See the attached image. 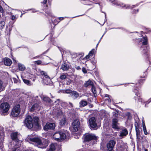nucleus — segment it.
Masks as SVG:
<instances>
[{"label": "nucleus", "mask_w": 151, "mask_h": 151, "mask_svg": "<svg viewBox=\"0 0 151 151\" xmlns=\"http://www.w3.org/2000/svg\"><path fill=\"white\" fill-rule=\"evenodd\" d=\"M69 104L70 106H71V107L73 106V105L72 103H71L70 102H69Z\"/></svg>", "instance_id": "4d7b16f0"}, {"label": "nucleus", "mask_w": 151, "mask_h": 151, "mask_svg": "<svg viewBox=\"0 0 151 151\" xmlns=\"http://www.w3.org/2000/svg\"><path fill=\"white\" fill-rule=\"evenodd\" d=\"M82 71L84 73H86L87 72V71L86 70V69L85 68H82Z\"/></svg>", "instance_id": "37998d69"}, {"label": "nucleus", "mask_w": 151, "mask_h": 151, "mask_svg": "<svg viewBox=\"0 0 151 151\" xmlns=\"http://www.w3.org/2000/svg\"><path fill=\"white\" fill-rule=\"evenodd\" d=\"M91 63H92V64L93 65H95L96 63V60H95L94 59H93L92 60H91Z\"/></svg>", "instance_id": "79ce46f5"}, {"label": "nucleus", "mask_w": 151, "mask_h": 151, "mask_svg": "<svg viewBox=\"0 0 151 151\" xmlns=\"http://www.w3.org/2000/svg\"><path fill=\"white\" fill-rule=\"evenodd\" d=\"M18 66L19 70L21 71L24 70L26 68L24 65L20 63H18Z\"/></svg>", "instance_id": "cd10ccee"}, {"label": "nucleus", "mask_w": 151, "mask_h": 151, "mask_svg": "<svg viewBox=\"0 0 151 151\" xmlns=\"http://www.w3.org/2000/svg\"><path fill=\"white\" fill-rule=\"evenodd\" d=\"M119 125L118 119L116 118H114L112 121V127L115 129H119V128L118 126Z\"/></svg>", "instance_id": "dca6fc26"}, {"label": "nucleus", "mask_w": 151, "mask_h": 151, "mask_svg": "<svg viewBox=\"0 0 151 151\" xmlns=\"http://www.w3.org/2000/svg\"><path fill=\"white\" fill-rule=\"evenodd\" d=\"M72 91L70 89H67L63 91V93H70L71 94Z\"/></svg>", "instance_id": "c9c22d12"}, {"label": "nucleus", "mask_w": 151, "mask_h": 151, "mask_svg": "<svg viewBox=\"0 0 151 151\" xmlns=\"http://www.w3.org/2000/svg\"><path fill=\"white\" fill-rule=\"evenodd\" d=\"M60 78L62 80L66 78V75L64 74L60 76Z\"/></svg>", "instance_id": "ea45409f"}, {"label": "nucleus", "mask_w": 151, "mask_h": 151, "mask_svg": "<svg viewBox=\"0 0 151 151\" xmlns=\"http://www.w3.org/2000/svg\"><path fill=\"white\" fill-rule=\"evenodd\" d=\"M12 59H13V61H14V62L15 63L16 62V61L14 58H12Z\"/></svg>", "instance_id": "680f3d73"}, {"label": "nucleus", "mask_w": 151, "mask_h": 151, "mask_svg": "<svg viewBox=\"0 0 151 151\" xmlns=\"http://www.w3.org/2000/svg\"><path fill=\"white\" fill-rule=\"evenodd\" d=\"M60 69L63 71H66L69 69V66L66 63H64L61 65Z\"/></svg>", "instance_id": "4be33fe9"}, {"label": "nucleus", "mask_w": 151, "mask_h": 151, "mask_svg": "<svg viewBox=\"0 0 151 151\" xmlns=\"http://www.w3.org/2000/svg\"><path fill=\"white\" fill-rule=\"evenodd\" d=\"M13 151H19V149L18 148L16 149L15 150H13Z\"/></svg>", "instance_id": "bf43d9fd"}, {"label": "nucleus", "mask_w": 151, "mask_h": 151, "mask_svg": "<svg viewBox=\"0 0 151 151\" xmlns=\"http://www.w3.org/2000/svg\"><path fill=\"white\" fill-rule=\"evenodd\" d=\"M112 2L114 4L118 6H120V7L124 8L125 9H127L130 8L129 6L128 5H125L123 3L118 2L116 0H115L114 1H112Z\"/></svg>", "instance_id": "4468645a"}, {"label": "nucleus", "mask_w": 151, "mask_h": 151, "mask_svg": "<svg viewBox=\"0 0 151 151\" xmlns=\"http://www.w3.org/2000/svg\"><path fill=\"white\" fill-rule=\"evenodd\" d=\"M95 118L92 117L90 118L89 120V123L91 128L93 129H97V124L96 122Z\"/></svg>", "instance_id": "6e6552de"}, {"label": "nucleus", "mask_w": 151, "mask_h": 151, "mask_svg": "<svg viewBox=\"0 0 151 151\" xmlns=\"http://www.w3.org/2000/svg\"><path fill=\"white\" fill-rule=\"evenodd\" d=\"M40 107L39 105L37 104H33L30 110L31 111H39L40 109Z\"/></svg>", "instance_id": "a211bd4d"}, {"label": "nucleus", "mask_w": 151, "mask_h": 151, "mask_svg": "<svg viewBox=\"0 0 151 151\" xmlns=\"http://www.w3.org/2000/svg\"><path fill=\"white\" fill-rule=\"evenodd\" d=\"M76 69L77 70H80L81 69V68L80 66H76Z\"/></svg>", "instance_id": "3c124183"}, {"label": "nucleus", "mask_w": 151, "mask_h": 151, "mask_svg": "<svg viewBox=\"0 0 151 151\" xmlns=\"http://www.w3.org/2000/svg\"><path fill=\"white\" fill-rule=\"evenodd\" d=\"M17 133L14 132L11 134V137L13 140H15L17 142H18L19 140L17 138Z\"/></svg>", "instance_id": "5701e85b"}, {"label": "nucleus", "mask_w": 151, "mask_h": 151, "mask_svg": "<svg viewBox=\"0 0 151 151\" xmlns=\"http://www.w3.org/2000/svg\"><path fill=\"white\" fill-rule=\"evenodd\" d=\"M132 6V8H134V7H136V6L135 5H133Z\"/></svg>", "instance_id": "052dcab7"}, {"label": "nucleus", "mask_w": 151, "mask_h": 151, "mask_svg": "<svg viewBox=\"0 0 151 151\" xmlns=\"http://www.w3.org/2000/svg\"><path fill=\"white\" fill-rule=\"evenodd\" d=\"M104 34H105V33H104V34H103V35H102V37H101V39H100V40H99V42H98V43L97 44V45H96V48L97 47H98V44H99V42H100V41H101V38H102V37H103V36L104 35Z\"/></svg>", "instance_id": "09e8293b"}, {"label": "nucleus", "mask_w": 151, "mask_h": 151, "mask_svg": "<svg viewBox=\"0 0 151 151\" xmlns=\"http://www.w3.org/2000/svg\"><path fill=\"white\" fill-rule=\"evenodd\" d=\"M66 119L64 118H63L60 122V124L61 126H63L66 123Z\"/></svg>", "instance_id": "c756f323"}, {"label": "nucleus", "mask_w": 151, "mask_h": 151, "mask_svg": "<svg viewBox=\"0 0 151 151\" xmlns=\"http://www.w3.org/2000/svg\"><path fill=\"white\" fill-rule=\"evenodd\" d=\"M105 97H107L108 98H109V95L108 94H105Z\"/></svg>", "instance_id": "6e6d98bb"}, {"label": "nucleus", "mask_w": 151, "mask_h": 151, "mask_svg": "<svg viewBox=\"0 0 151 151\" xmlns=\"http://www.w3.org/2000/svg\"><path fill=\"white\" fill-rule=\"evenodd\" d=\"M134 92L135 93V96L134 97V98L135 101H137L139 102H140L142 103L144 102L143 99L141 98V94L139 93L137 89L134 90Z\"/></svg>", "instance_id": "1a4fd4ad"}, {"label": "nucleus", "mask_w": 151, "mask_h": 151, "mask_svg": "<svg viewBox=\"0 0 151 151\" xmlns=\"http://www.w3.org/2000/svg\"><path fill=\"white\" fill-rule=\"evenodd\" d=\"M23 14H22L20 16V17H22V15Z\"/></svg>", "instance_id": "69168bd1"}, {"label": "nucleus", "mask_w": 151, "mask_h": 151, "mask_svg": "<svg viewBox=\"0 0 151 151\" xmlns=\"http://www.w3.org/2000/svg\"><path fill=\"white\" fill-rule=\"evenodd\" d=\"M115 144V141L113 140H111L107 144V147L109 151H112Z\"/></svg>", "instance_id": "ddd939ff"}, {"label": "nucleus", "mask_w": 151, "mask_h": 151, "mask_svg": "<svg viewBox=\"0 0 151 151\" xmlns=\"http://www.w3.org/2000/svg\"><path fill=\"white\" fill-rule=\"evenodd\" d=\"M41 98L44 101L48 102L49 103H51V100L50 98L47 97L45 96H41Z\"/></svg>", "instance_id": "a878e982"}, {"label": "nucleus", "mask_w": 151, "mask_h": 151, "mask_svg": "<svg viewBox=\"0 0 151 151\" xmlns=\"http://www.w3.org/2000/svg\"><path fill=\"white\" fill-rule=\"evenodd\" d=\"M128 131L126 128L122 129L120 132V137L126 136L128 134Z\"/></svg>", "instance_id": "f3484780"}, {"label": "nucleus", "mask_w": 151, "mask_h": 151, "mask_svg": "<svg viewBox=\"0 0 151 151\" xmlns=\"http://www.w3.org/2000/svg\"><path fill=\"white\" fill-rule=\"evenodd\" d=\"M41 56H42L41 55L37 56L34 57V58H39V57H40V58H41Z\"/></svg>", "instance_id": "603ef678"}, {"label": "nucleus", "mask_w": 151, "mask_h": 151, "mask_svg": "<svg viewBox=\"0 0 151 151\" xmlns=\"http://www.w3.org/2000/svg\"><path fill=\"white\" fill-rule=\"evenodd\" d=\"M55 127V124L54 123L47 122L44 127V129L45 130L49 129H54Z\"/></svg>", "instance_id": "9b49d317"}, {"label": "nucleus", "mask_w": 151, "mask_h": 151, "mask_svg": "<svg viewBox=\"0 0 151 151\" xmlns=\"http://www.w3.org/2000/svg\"><path fill=\"white\" fill-rule=\"evenodd\" d=\"M145 151H147V149H145Z\"/></svg>", "instance_id": "774afa93"}, {"label": "nucleus", "mask_w": 151, "mask_h": 151, "mask_svg": "<svg viewBox=\"0 0 151 151\" xmlns=\"http://www.w3.org/2000/svg\"><path fill=\"white\" fill-rule=\"evenodd\" d=\"M69 136V134L67 131L65 133L58 132L55 133L53 136V137L55 140L58 141H62Z\"/></svg>", "instance_id": "f03ea898"}, {"label": "nucleus", "mask_w": 151, "mask_h": 151, "mask_svg": "<svg viewBox=\"0 0 151 151\" xmlns=\"http://www.w3.org/2000/svg\"><path fill=\"white\" fill-rule=\"evenodd\" d=\"M5 22L4 21L0 22V29H2L3 28L5 24Z\"/></svg>", "instance_id": "f704fd0d"}, {"label": "nucleus", "mask_w": 151, "mask_h": 151, "mask_svg": "<svg viewBox=\"0 0 151 151\" xmlns=\"http://www.w3.org/2000/svg\"><path fill=\"white\" fill-rule=\"evenodd\" d=\"M33 121V126L37 128H39V118L37 116H35L32 119Z\"/></svg>", "instance_id": "2eb2a0df"}, {"label": "nucleus", "mask_w": 151, "mask_h": 151, "mask_svg": "<svg viewBox=\"0 0 151 151\" xmlns=\"http://www.w3.org/2000/svg\"><path fill=\"white\" fill-rule=\"evenodd\" d=\"M88 102L86 101L82 100L79 103L80 106L81 107H84L86 106Z\"/></svg>", "instance_id": "b1692460"}, {"label": "nucleus", "mask_w": 151, "mask_h": 151, "mask_svg": "<svg viewBox=\"0 0 151 151\" xmlns=\"http://www.w3.org/2000/svg\"><path fill=\"white\" fill-rule=\"evenodd\" d=\"M64 18L63 17H59V18H57L55 19L56 21H54V22H55L59 23L60 21L63 20Z\"/></svg>", "instance_id": "e433bc0d"}, {"label": "nucleus", "mask_w": 151, "mask_h": 151, "mask_svg": "<svg viewBox=\"0 0 151 151\" xmlns=\"http://www.w3.org/2000/svg\"><path fill=\"white\" fill-rule=\"evenodd\" d=\"M10 106L7 102L2 103L0 105V109L1 115H5L7 114L10 108Z\"/></svg>", "instance_id": "20e7f679"}, {"label": "nucleus", "mask_w": 151, "mask_h": 151, "mask_svg": "<svg viewBox=\"0 0 151 151\" xmlns=\"http://www.w3.org/2000/svg\"><path fill=\"white\" fill-rule=\"evenodd\" d=\"M91 89L93 93L94 94H96V89L94 85L92 86Z\"/></svg>", "instance_id": "4c0bfd02"}, {"label": "nucleus", "mask_w": 151, "mask_h": 151, "mask_svg": "<svg viewBox=\"0 0 151 151\" xmlns=\"http://www.w3.org/2000/svg\"><path fill=\"white\" fill-rule=\"evenodd\" d=\"M105 101L106 102H107L109 103H110L111 102V100L109 98L105 99Z\"/></svg>", "instance_id": "c03bdc74"}, {"label": "nucleus", "mask_w": 151, "mask_h": 151, "mask_svg": "<svg viewBox=\"0 0 151 151\" xmlns=\"http://www.w3.org/2000/svg\"><path fill=\"white\" fill-rule=\"evenodd\" d=\"M3 82L0 79V91L3 90Z\"/></svg>", "instance_id": "a19ab883"}, {"label": "nucleus", "mask_w": 151, "mask_h": 151, "mask_svg": "<svg viewBox=\"0 0 151 151\" xmlns=\"http://www.w3.org/2000/svg\"><path fill=\"white\" fill-rule=\"evenodd\" d=\"M135 128L137 139H140L141 137L140 131L136 125H135Z\"/></svg>", "instance_id": "393cba45"}, {"label": "nucleus", "mask_w": 151, "mask_h": 151, "mask_svg": "<svg viewBox=\"0 0 151 151\" xmlns=\"http://www.w3.org/2000/svg\"><path fill=\"white\" fill-rule=\"evenodd\" d=\"M3 12V8L2 6L0 5V12L2 13Z\"/></svg>", "instance_id": "de8ad7c7"}, {"label": "nucleus", "mask_w": 151, "mask_h": 151, "mask_svg": "<svg viewBox=\"0 0 151 151\" xmlns=\"http://www.w3.org/2000/svg\"><path fill=\"white\" fill-rule=\"evenodd\" d=\"M143 129L144 134L145 135H147L148 133L147 131L146 128L145 124H143Z\"/></svg>", "instance_id": "72a5a7b5"}, {"label": "nucleus", "mask_w": 151, "mask_h": 151, "mask_svg": "<svg viewBox=\"0 0 151 151\" xmlns=\"http://www.w3.org/2000/svg\"><path fill=\"white\" fill-rule=\"evenodd\" d=\"M40 73L43 77V78L44 80V82L46 84L49 83L51 81V80L49 77L47 75V73L43 71H41Z\"/></svg>", "instance_id": "9d476101"}, {"label": "nucleus", "mask_w": 151, "mask_h": 151, "mask_svg": "<svg viewBox=\"0 0 151 151\" xmlns=\"http://www.w3.org/2000/svg\"><path fill=\"white\" fill-rule=\"evenodd\" d=\"M93 83L91 81L88 80V81H86L84 84V86L85 87H87L89 86H93Z\"/></svg>", "instance_id": "c85d7f7f"}, {"label": "nucleus", "mask_w": 151, "mask_h": 151, "mask_svg": "<svg viewBox=\"0 0 151 151\" xmlns=\"http://www.w3.org/2000/svg\"><path fill=\"white\" fill-rule=\"evenodd\" d=\"M4 64L6 65L10 66L12 63L11 60L8 58H5L4 59Z\"/></svg>", "instance_id": "412c9836"}, {"label": "nucleus", "mask_w": 151, "mask_h": 151, "mask_svg": "<svg viewBox=\"0 0 151 151\" xmlns=\"http://www.w3.org/2000/svg\"><path fill=\"white\" fill-rule=\"evenodd\" d=\"M46 13L47 14L49 15H51V13L50 12H46Z\"/></svg>", "instance_id": "5fc2aeb1"}, {"label": "nucleus", "mask_w": 151, "mask_h": 151, "mask_svg": "<svg viewBox=\"0 0 151 151\" xmlns=\"http://www.w3.org/2000/svg\"><path fill=\"white\" fill-rule=\"evenodd\" d=\"M45 58H48L47 56H45Z\"/></svg>", "instance_id": "0e129e2a"}, {"label": "nucleus", "mask_w": 151, "mask_h": 151, "mask_svg": "<svg viewBox=\"0 0 151 151\" xmlns=\"http://www.w3.org/2000/svg\"><path fill=\"white\" fill-rule=\"evenodd\" d=\"M20 105L19 104L16 105L14 107L11 112L12 116L14 117L18 116L20 113Z\"/></svg>", "instance_id": "0eeeda50"}, {"label": "nucleus", "mask_w": 151, "mask_h": 151, "mask_svg": "<svg viewBox=\"0 0 151 151\" xmlns=\"http://www.w3.org/2000/svg\"><path fill=\"white\" fill-rule=\"evenodd\" d=\"M30 141V143L37 146L39 148H45L47 146V143H45L44 145L42 143L41 140L37 137L31 138H29Z\"/></svg>", "instance_id": "7ed1b4c3"}, {"label": "nucleus", "mask_w": 151, "mask_h": 151, "mask_svg": "<svg viewBox=\"0 0 151 151\" xmlns=\"http://www.w3.org/2000/svg\"><path fill=\"white\" fill-rule=\"evenodd\" d=\"M56 145L52 144L50 145L49 149L46 151H55V147Z\"/></svg>", "instance_id": "bb28decb"}, {"label": "nucleus", "mask_w": 151, "mask_h": 151, "mask_svg": "<svg viewBox=\"0 0 151 151\" xmlns=\"http://www.w3.org/2000/svg\"><path fill=\"white\" fill-rule=\"evenodd\" d=\"M23 81L24 83L28 86H31L32 85V83L29 80H27L26 79H23Z\"/></svg>", "instance_id": "2f4dec72"}, {"label": "nucleus", "mask_w": 151, "mask_h": 151, "mask_svg": "<svg viewBox=\"0 0 151 151\" xmlns=\"http://www.w3.org/2000/svg\"><path fill=\"white\" fill-rule=\"evenodd\" d=\"M148 102L147 103V101L146 102V103H150L151 101V99H150L148 100Z\"/></svg>", "instance_id": "13d9d810"}, {"label": "nucleus", "mask_w": 151, "mask_h": 151, "mask_svg": "<svg viewBox=\"0 0 151 151\" xmlns=\"http://www.w3.org/2000/svg\"><path fill=\"white\" fill-rule=\"evenodd\" d=\"M47 2V0H44L43 2H42V3H43L44 4H45Z\"/></svg>", "instance_id": "864d4df0"}, {"label": "nucleus", "mask_w": 151, "mask_h": 151, "mask_svg": "<svg viewBox=\"0 0 151 151\" xmlns=\"http://www.w3.org/2000/svg\"><path fill=\"white\" fill-rule=\"evenodd\" d=\"M32 10V9H28L27 10L28 11H29V10Z\"/></svg>", "instance_id": "338daca9"}, {"label": "nucleus", "mask_w": 151, "mask_h": 151, "mask_svg": "<svg viewBox=\"0 0 151 151\" xmlns=\"http://www.w3.org/2000/svg\"><path fill=\"white\" fill-rule=\"evenodd\" d=\"M97 138L93 134H86L84 137V141H93L92 144H95L96 142Z\"/></svg>", "instance_id": "39448f33"}, {"label": "nucleus", "mask_w": 151, "mask_h": 151, "mask_svg": "<svg viewBox=\"0 0 151 151\" xmlns=\"http://www.w3.org/2000/svg\"><path fill=\"white\" fill-rule=\"evenodd\" d=\"M89 1L87 0L86 2L85 3H84V2H82L83 4L86 5H90L91 4L90 3V2H93V1H94V3H96V2H97L98 0H88Z\"/></svg>", "instance_id": "7c9ffc66"}, {"label": "nucleus", "mask_w": 151, "mask_h": 151, "mask_svg": "<svg viewBox=\"0 0 151 151\" xmlns=\"http://www.w3.org/2000/svg\"><path fill=\"white\" fill-rule=\"evenodd\" d=\"M137 42H138L139 44H142L140 49L141 50H143L142 53L144 54L147 55V53H148L149 47L147 46H146L148 44L147 37H145L141 39H138Z\"/></svg>", "instance_id": "f257e3e1"}, {"label": "nucleus", "mask_w": 151, "mask_h": 151, "mask_svg": "<svg viewBox=\"0 0 151 151\" xmlns=\"http://www.w3.org/2000/svg\"><path fill=\"white\" fill-rule=\"evenodd\" d=\"M80 124V122L79 120L77 119L74 120L73 122V131L76 132L78 131Z\"/></svg>", "instance_id": "f8f14e48"}, {"label": "nucleus", "mask_w": 151, "mask_h": 151, "mask_svg": "<svg viewBox=\"0 0 151 151\" xmlns=\"http://www.w3.org/2000/svg\"><path fill=\"white\" fill-rule=\"evenodd\" d=\"M79 94L78 92L75 91H73L71 94H70V96L73 99H76L79 96Z\"/></svg>", "instance_id": "aec40b11"}, {"label": "nucleus", "mask_w": 151, "mask_h": 151, "mask_svg": "<svg viewBox=\"0 0 151 151\" xmlns=\"http://www.w3.org/2000/svg\"><path fill=\"white\" fill-rule=\"evenodd\" d=\"M25 125L28 128H31L33 127L32 119L30 116H28L26 118L24 121Z\"/></svg>", "instance_id": "423d86ee"}, {"label": "nucleus", "mask_w": 151, "mask_h": 151, "mask_svg": "<svg viewBox=\"0 0 151 151\" xmlns=\"http://www.w3.org/2000/svg\"><path fill=\"white\" fill-rule=\"evenodd\" d=\"M125 114L128 119H130L131 118V115L129 112H127Z\"/></svg>", "instance_id": "58836bf2"}, {"label": "nucleus", "mask_w": 151, "mask_h": 151, "mask_svg": "<svg viewBox=\"0 0 151 151\" xmlns=\"http://www.w3.org/2000/svg\"><path fill=\"white\" fill-rule=\"evenodd\" d=\"M48 63H42V61L40 60H38L37 61H36L35 62V63L37 64L38 65H39L40 64H41L42 65H47Z\"/></svg>", "instance_id": "473e14b6"}, {"label": "nucleus", "mask_w": 151, "mask_h": 151, "mask_svg": "<svg viewBox=\"0 0 151 151\" xmlns=\"http://www.w3.org/2000/svg\"><path fill=\"white\" fill-rule=\"evenodd\" d=\"M96 50L95 49H92L91 51H90L88 55H87L86 57L83 58L84 59L88 60L95 53Z\"/></svg>", "instance_id": "6ab92c4d"}, {"label": "nucleus", "mask_w": 151, "mask_h": 151, "mask_svg": "<svg viewBox=\"0 0 151 151\" xmlns=\"http://www.w3.org/2000/svg\"><path fill=\"white\" fill-rule=\"evenodd\" d=\"M37 11H34V10L33 11V12H37Z\"/></svg>", "instance_id": "e2e57ef3"}, {"label": "nucleus", "mask_w": 151, "mask_h": 151, "mask_svg": "<svg viewBox=\"0 0 151 151\" xmlns=\"http://www.w3.org/2000/svg\"><path fill=\"white\" fill-rule=\"evenodd\" d=\"M113 115H114L116 117L118 116V113L117 112H114L113 113Z\"/></svg>", "instance_id": "49530a36"}, {"label": "nucleus", "mask_w": 151, "mask_h": 151, "mask_svg": "<svg viewBox=\"0 0 151 151\" xmlns=\"http://www.w3.org/2000/svg\"><path fill=\"white\" fill-rule=\"evenodd\" d=\"M13 80L15 83H17L18 81V80L14 78H13Z\"/></svg>", "instance_id": "a18cd8bd"}, {"label": "nucleus", "mask_w": 151, "mask_h": 151, "mask_svg": "<svg viewBox=\"0 0 151 151\" xmlns=\"http://www.w3.org/2000/svg\"><path fill=\"white\" fill-rule=\"evenodd\" d=\"M11 18L13 20L15 19V17L14 15H12L11 16Z\"/></svg>", "instance_id": "8fccbe9b"}]
</instances>
